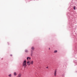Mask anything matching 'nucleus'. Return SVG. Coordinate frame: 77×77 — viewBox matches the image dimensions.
Masks as SVG:
<instances>
[{
  "label": "nucleus",
  "mask_w": 77,
  "mask_h": 77,
  "mask_svg": "<svg viewBox=\"0 0 77 77\" xmlns=\"http://www.w3.org/2000/svg\"><path fill=\"white\" fill-rule=\"evenodd\" d=\"M8 44H9V43L8 42Z\"/></svg>",
  "instance_id": "15"
},
{
  "label": "nucleus",
  "mask_w": 77,
  "mask_h": 77,
  "mask_svg": "<svg viewBox=\"0 0 77 77\" xmlns=\"http://www.w3.org/2000/svg\"><path fill=\"white\" fill-rule=\"evenodd\" d=\"M49 50H50V48H49Z\"/></svg>",
  "instance_id": "14"
},
{
  "label": "nucleus",
  "mask_w": 77,
  "mask_h": 77,
  "mask_svg": "<svg viewBox=\"0 0 77 77\" xmlns=\"http://www.w3.org/2000/svg\"><path fill=\"white\" fill-rule=\"evenodd\" d=\"M27 63L28 65H30L31 63L30 62V61H28V62H27Z\"/></svg>",
  "instance_id": "2"
},
{
  "label": "nucleus",
  "mask_w": 77,
  "mask_h": 77,
  "mask_svg": "<svg viewBox=\"0 0 77 77\" xmlns=\"http://www.w3.org/2000/svg\"><path fill=\"white\" fill-rule=\"evenodd\" d=\"M31 49L32 50H35V48L33 47H31Z\"/></svg>",
  "instance_id": "7"
},
{
  "label": "nucleus",
  "mask_w": 77,
  "mask_h": 77,
  "mask_svg": "<svg viewBox=\"0 0 77 77\" xmlns=\"http://www.w3.org/2000/svg\"><path fill=\"white\" fill-rule=\"evenodd\" d=\"M21 74H19L17 77H21Z\"/></svg>",
  "instance_id": "5"
},
{
  "label": "nucleus",
  "mask_w": 77,
  "mask_h": 77,
  "mask_svg": "<svg viewBox=\"0 0 77 77\" xmlns=\"http://www.w3.org/2000/svg\"><path fill=\"white\" fill-rule=\"evenodd\" d=\"M46 68H48V67H46Z\"/></svg>",
  "instance_id": "13"
},
{
  "label": "nucleus",
  "mask_w": 77,
  "mask_h": 77,
  "mask_svg": "<svg viewBox=\"0 0 77 77\" xmlns=\"http://www.w3.org/2000/svg\"><path fill=\"white\" fill-rule=\"evenodd\" d=\"M14 76H16L17 75L16 72H14Z\"/></svg>",
  "instance_id": "4"
},
{
  "label": "nucleus",
  "mask_w": 77,
  "mask_h": 77,
  "mask_svg": "<svg viewBox=\"0 0 77 77\" xmlns=\"http://www.w3.org/2000/svg\"><path fill=\"white\" fill-rule=\"evenodd\" d=\"M8 76L10 77H12V75H11V74H9L8 75Z\"/></svg>",
  "instance_id": "9"
},
{
  "label": "nucleus",
  "mask_w": 77,
  "mask_h": 77,
  "mask_svg": "<svg viewBox=\"0 0 77 77\" xmlns=\"http://www.w3.org/2000/svg\"><path fill=\"white\" fill-rule=\"evenodd\" d=\"M57 51L55 50L54 51V53H57Z\"/></svg>",
  "instance_id": "10"
},
{
  "label": "nucleus",
  "mask_w": 77,
  "mask_h": 77,
  "mask_svg": "<svg viewBox=\"0 0 77 77\" xmlns=\"http://www.w3.org/2000/svg\"><path fill=\"white\" fill-rule=\"evenodd\" d=\"M29 60L31 59V58H30V57H27V60H29Z\"/></svg>",
  "instance_id": "6"
},
{
  "label": "nucleus",
  "mask_w": 77,
  "mask_h": 77,
  "mask_svg": "<svg viewBox=\"0 0 77 77\" xmlns=\"http://www.w3.org/2000/svg\"><path fill=\"white\" fill-rule=\"evenodd\" d=\"M73 9H74V10H75V7L74 6Z\"/></svg>",
  "instance_id": "12"
},
{
  "label": "nucleus",
  "mask_w": 77,
  "mask_h": 77,
  "mask_svg": "<svg viewBox=\"0 0 77 77\" xmlns=\"http://www.w3.org/2000/svg\"><path fill=\"white\" fill-rule=\"evenodd\" d=\"M25 51L26 53H27L28 52V51L27 50H25Z\"/></svg>",
  "instance_id": "11"
},
{
  "label": "nucleus",
  "mask_w": 77,
  "mask_h": 77,
  "mask_svg": "<svg viewBox=\"0 0 77 77\" xmlns=\"http://www.w3.org/2000/svg\"><path fill=\"white\" fill-rule=\"evenodd\" d=\"M33 61H32L31 62V63L32 65H33Z\"/></svg>",
  "instance_id": "8"
},
{
  "label": "nucleus",
  "mask_w": 77,
  "mask_h": 77,
  "mask_svg": "<svg viewBox=\"0 0 77 77\" xmlns=\"http://www.w3.org/2000/svg\"><path fill=\"white\" fill-rule=\"evenodd\" d=\"M23 66H24L25 68H26V60L24 61V62L23 63Z\"/></svg>",
  "instance_id": "1"
},
{
  "label": "nucleus",
  "mask_w": 77,
  "mask_h": 77,
  "mask_svg": "<svg viewBox=\"0 0 77 77\" xmlns=\"http://www.w3.org/2000/svg\"><path fill=\"white\" fill-rule=\"evenodd\" d=\"M57 72V71H56V70H55V71L54 72V76H56V73Z\"/></svg>",
  "instance_id": "3"
}]
</instances>
